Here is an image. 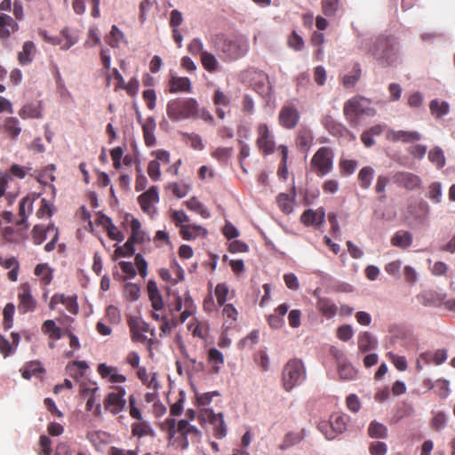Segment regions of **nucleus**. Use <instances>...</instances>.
<instances>
[{"label":"nucleus","mask_w":455,"mask_h":455,"mask_svg":"<svg viewBox=\"0 0 455 455\" xmlns=\"http://www.w3.org/2000/svg\"><path fill=\"white\" fill-rule=\"evenodd\" d=\"M344 116L349 124L356 127L361 124L363 116L372 117L376 115V109L371 106V101L363 96H355L344 103Z\"/></svg>","instance_id":"obj_3"},{"label":"nucleus","mask_w":455,"mask_h":455,"mask_svg":"<svg viewBox=\"0 0 455 455\" xmlns=\"http://www.w3.org/2000/svg\"><path fill=\"white\" fill-rule=\"evenodd\" d=\"M369 451L371 455H386L387 446L384 442H372L369 446Z\"/></svg>","instance_id":"obj_56"},{"label":"nucleus","mask_w":455,"mask_h":455,"mask_svg":"<svg viewBox=\"0 0 455 455\" xmlns=\"http://www.w3.org/2000/svg\"><path fill=\"white\" fill-rule=\"evenodd\" d=\"M368 433L372 438H386L387 436V428L384 424L373 420L368 427Z\"/></svg>","instance_id":"obj_34"},{"label":"nucleus","mask_w":455,"mask_h":455,"mask_svg":"<svg viewBox=\"0 0 455 455\" xmlns=\"http://www.w3.org/2000/svg\"><path fill=\"white\" fill-rule=\"evenodd\" d=\"M148 292L149 299L152 303V307L156 311L162 310L164 308L163 298L159 292L156 283L154 280H150L148 283Z\"/></svg>","instance_id":"obj_20"},{"label":"nucleus","mask_w":455,"mask_h":455,"mask_svg":"<svg viewBox=\"0 0 455 455\" xmlns=\"http://www.w3.org/2000/svg\"><path fill=\"white\" fill-rule=\"evenodd\" d=\"M291 48L295 51H300L304 46V41L295 31L292 32L288 40Z\"/></svg>","instance_id":"obj_61"},{"label":"nucleus","mask_w":455,"mask_h":455,"mask_svg":"<svg viewBox=\"0 0 455 455\" xmlns=\"http://www.w3.org/2000/svg\"><path fill=\"white\" fill-rule=\"evenodd\" d=\"M19 116L22 119L42 118V113L39 105L33 103L24 105L19 111Z\"/></svg>","instance_id":"obj_29"},{"label":"nucleus","mask_w":455,"mask_h":455,"mask_svg":"<svg viewBox=\"0 0 455 455\" xmlns=\"http://www.w3.org/2000/svg\"><path fill=\"white\" fill-rule=\"evenodd\" d=\"M377 345V339L368 331L361 333L358 337V347L362 353L375 349Z\"/></svg>","instance_id":"obj_27"},{"label":"nucleus","mask_w":455,"mask_h":455,"mask_svg":"<svg viewBox=\"0 0 455 455\" xmlns=\"http://www.w3.org/2000/svg\"><path fill=\"white\" fill-rule=\"evenodd\" d=\"M166 112L173 121L186 120L199 117V106L193 98L174 99L167 103Z\"/></svg>","instance_id":"obj_4"},{"label":"nucleus","mask_w":455,"mask_h":455,"mask_svg":"<svg viewBox=\"0 0 455 455\" xmlns=\"http://www.w3.org/2000/svg\"><path fill=\"white\" fill-rule=\"evenodd\" d=\"M180 234L184 240H194L200 235H206L207 231L202 226L199 225H181L180 226Z\"/></svg>","instance_id":"obj_21"},{"label":"nucleus","mask_w":455,"mask_h":455,"mask_svg":"<svg viewBox=\"0 0 455 455\" xmlns=\"http://www.w3.org/2000/svg\"><path fill=\"white\" fill-rule=\"evenodd\" d=\"M259 138L257 145L265 155H269L275 151V141L271 138L270 131L266 124H262L258 128Z\"/></svg>","instance_id":"obj_12"},{"label":"nucleus","mask_w":455,"mask_h":455,"mask_svg":"<svg viewBox=\"0 0 455 455\" xmlns=\"http://www.w3.org/2000/svg\"><path fill=\"white\" fill-rule=\"evenodd\" d=\"M429 109L433 116L440 119L449 114L450 104L445 100L440 101L438 99H434L430 101Z\"/></svg>","instance_id":"obj_25"},{"label":"nucleus","mask_w":455,"mask_h":455,"mask_svg":"<svg viewBox=\"0 0 455 455\" xmlns=\"http://www.w3.org/2000/svg\"><path fill=\"white\" fill-rule=\"evenodd\" d=\"M169 188H172L173 194L179 198L185 197L190 191V186L187 184L172 183Z\"/></svg>","instance_id":"obj_54"},{"label":"nucleus","mask_w":455,"mask_h":455,"mask_svg":"<svg viewBox=\"0 0 455 455\" xmlns=\"http://www.w3.org/2000/svg\"><path fill=\"white\" fill-rule=\"evenodd\" d=\"M210 43L225 61L236 60L249 51V41L243 36L230 38L223 34H217L211 37Z\"/></svg>","instance_id":"obj_2"},{"label":"nucleus","mask_w":455,"mask_h":455,"mask_svg":"<svg viewBox=\"0 0 455 455\" xmlns=\"http://www.w3.org/2000/svg\"><path fill=\"white\" fill-rule=\"evenodd\" d=\"M278 118L283 127L291 130L298 124L300 116L297 108L293 104L288 103L282 107Z\"/></svg>","instance_id":"obj_8"},{"label":"nucleus","mask_w":455,"mask_h":455,"mask_svg":"<svg viewBox=\"0 0 455 455\" xmlns=\"http://www.w3.org/2000/svg\"><path fill=\"white\" fill-rule=\"evenodd\" d=\"M187 207L194 211L197 213H199L203 218L208 219L211 217L210 212L204 206V204L197 200L196 197H192L189 200L185 202Z\"/></svg>","instance_id":"obj_38"},{"label":"nucleus","mask_w":455,"mask_h":455,"mask_svg":"<svg viewBox=\"0 0 455 455\" xmlns=\"http://www.w3.org/2000/svg\"><path fill=\"white\" fill-rule=\"evenodd\" d=\"M339 374L344 380H352L356 378L357 371L349 363H339Z\"/></svg>","instance_id":"obj_40"},{"label":"nucleus","mask_w":455,"mask_h":455,"mask_svg":"<svg viewBox=\"0 0 455 455\" xmlns=\"http://www.w3.org/2000/svg\"><path fill=\"white\" fill-rule=\"evenodd\" d=\"M4 128L6 132L9 133L13 139H17L21 132V127L20 126V121L17 117H8L5 119Z\"/></svg>","instance_id":"obj_35"},{"label":"nucleus","mask_w":455,"mask_h":455,"mask_svg":"<svg viewBox=\"0 0 455 455\" xmlns=\"http://www.w3.org/2000/svg\"><path fill=\"white\" fill-rule=\"evenodd\" d=\"M277 204L282 211L285 213H290L292 211V206L290 202V197L287 194L282 193L277 196Z\"/></svg>","instance_id":"obj_60"},{"label":"nucleus","mask_w":455,"mask_h":455,"mask_svg":"<svg viewBox=\"0 0 455 455\" xmlns=\"http://www.w3.org/2000/svg\"><path fill=\"white\" fill-rule=\"evenodd\" d=\"M362 68L359 63H355L352 69L342 77V84L346 88H353L359 81Z\"/></svg>","instance_id":"obj_22"},{"label":"nucleus","mask_w":455,"mask_h":455,"mask_svg":"<svg viewBox=\"0 0 455 455\" xmlns=\"http://www.w3.org/2000/svg\"><path fill=\"white\" fill-rule=\"evenodd\" d=\"M306 369L301 360H290L283 370V387L291 391L293 387L301 385L306 379Z\"/></svg>","instance_id":"obj_5"},{"label":"nucleus","mask_w":455,"mask_h":455,"mask_svg":"<svg viewBox=\"0 0 455 455\" xmlns=\"http://www.w3.org/2000/svg\"><path fill=\"white\" fill-rule=\"evenodd\" d=\"M188 52L194 55L200 54L202 55L204 52V44L200 38H194L191 43L188 44Z\"/></svg>","instance_id":"obj_62"},{"label":"nucleus","mask_w":455,"mask_h":455,"mask_svg":"<svg viewBox=\"0 0 455 455\" xmlns=\"http://www.w3.org/2000/svg\"><path fill=\"white\" fill-rule=\"evenodd\" d=\"M35 275H43V279L45 283H49L52 279V275L49 271L47 264H38L35 268Z\"/></svg>","instance_id":"obj_59"},{"label":"nucleus","mask_w":455,"mask_h":455,"mask_svg":"<svg viewBox=\"0 0 455 455\" xmlns=\"http://www.w3.org/2000/svg\"><path fill=\"white\" fill-rule=\"evenodd\" d=\"M445 295L435 291H424L417 296L418 301L425 307H439Z\"/></svg>","instance_id":"obj_15"},{"label":"nucleus","mask_w":455,"mask_h":455,"mask_svg":"<svg viewBox=\"0 0 455 455\" xmlns=\"http://www.w3.org/2000/svg\"><path fill=\"white\" fill-rule=\"evenodd\" d=\"M421 138L422 135L416 131L389 130L387 133V139L393 142L412 143L419 140Z\"/></svg>","instance_id":"obj_13"},{"label":"nucleus","mask_w":455,"mask_h":455,"mask_svg":"<svg viewBox=\"0 0 455 455\" xmlns=\"http://www.w3.org/2000/svg\"><path fill=\"white\" fill-rule=\"evenodd\" d=\"M36 47L33 42L27 41L22 48V51L19 52V61L21 65H28L32 61V56L35 52Z\"/></svg>","instance_id":"obj_32"},{"label":"nucleus","mask_w":455,"mask_h":455,"mask_svg":"<svg viewBox=\"0 0 455 455\" xmlns=\"http://www.w3.org/2000/svg\"><path fill=\"white\" fill-rule=\"evenodd\" d=\"M18 297L20 299L19 310L20 312L27 313L35 309L36 302L32 296L28 283L20 284Z\"/></svg>","instance_id":"obj_11"},{"label":"nucleus","mask_w":455,"mask_h":455,"mask_svg":"<svg viewBox=\"0 0 455 455\" xmlns=\"http://www.w3.org/2000/svg\"><path fill=\"white\" fill-rule=\"evenodd\" d=\"M163 430L167 432L169 439H172L176 435V420L169 417L161 425Z\"/></svg>","instance_id":"obj_55"},{"label":"nucleus","mask_w":455,"mask_h":455,"mask_svg":"<svg viewBox=\"0 0 455 455\" xmlns=\"http://www.w3.org/2000/svg\"><path fill=\"white\" fill-rule=\"evenodd\" d=\"M429 161L435 164L438 169H442L445 165V156L443 149L436 146L428 153Z\"/></svg>","instance_id":"obj_36"},{"label":"nucleus","mask_w":455,"mask_h":455,"mask_svg":"<svg viewBox=\"0 0 455 455\" xmlns=\"http://www.w3.org/2000/svg\"><path fill=\"white\" fill-rule=\"evenodd\" d=\"M300 220L301 222L307 227L322 225L325 220V211L323 207L317 210L308 209L302 213Z\"/></svg>","instance_id":"obj_16"},{"label":"nucleus","mask_w":455,"mask_h":455,"mask_svg":"<svg viewBox=\"0 0 455 455\" xmlns=\"http://www.w3.org/2000/svg\"><path fill=\"white\" fill-rule=\"evenodd\" d=\"M431 425L436 431L443 430L447 425L446 414L443 411L436 412L432 419Z\"/></svg>","instance_id":"obj_48"},{"label":"nucleus","mask_w":455,"mask_h":455,"mask_svg":"<svg viewBox=\"0 0 455 455\" xmlns=\"http://www.w3.org/2000/svg\"><path fill=\"white\" fill-rule=\"evenodd\" d=\"M129 326L133 339L140 342H143L147 339V337L143 333L151 331L150 325L140 317H132L129 320Z\"/></svg>","instance_id":"obj_14"},{"label":"nucleus","mask_w":455,"mask_h":455,"mask_svg":"<svg viewBox=\"0 0 455 455\" xmlns=\"http://www.w3.org/2000/svg\"><path fill=\"white\" fill-rule=\"evenodd\" d=\"M126 391L124 387H118L116 392L109 393L105 401V407L113 414H118L125 407L126 401L124 395Z\"/></svg>","instance_id":"obj_9"},{"label":"nucleus","mask_w":455,"mask_h":455,"mask_svg":"<svg viewBox=\"0 0 455 455\" xmlns=\"http://www.w3.org/2000/svg\"><path fill=\"white\" fill-rule=\"evenodd\" d=\"M47 238V230L43 225H36L32 229V239L35 244L43 243Z\"/></svg>","instance_id":"obj_47"},{"label":"nucleus","mask_w":455,"mask_h":455,"mask_svg":"<svg viewBox=\"0 0 455 455\" xmlns=\"http://www.w3.org/2000/svg\"><path fill=\"white\" fill-rule=\"evenodd\" d=\"M330 421L331 428H332V433L336 438L347 430L349 417L346 414L333 413L330 418Z\"/></svg>","instance_id":"obj_18"},{"label":"nucleus","mask_w":455,"mask_h":455,"mask_svg":"<svg viewBox=\"0 0 455 455\" xmlns=\"http://www.w3.org/2000/svg\"><path fill=\"white\" fill-rule=\"evenodd\" d=\"M338 338L343 341H347L352 339L354 331L351 325L345 324L338 328L337 331Z\"/></svg>","instance_id":"obj_57"},{"label":"nucleus","mask_w":455,"mask_h":455,"mask_svg":"<svg viewBox=\"0 0 455 455\" xmlns=\"http://www.w3.org/2000/svg\"><path fill=\"white\" fill-rule=\"evenodd\" d=\"M139 204L145 212H149L151 206L159 202L158 188L152 186L148 191L138 197Z\"/></svg>","instance_id":"obj_17"},{"label":"nucleus","mask_w":455,"mask_h":455,"mask_svg":"<svg viewBox=\"0 0 455 455\" xmlns=\"http://www.w3.org/2000/svg\"><path fill=\"white\" fill-rule=\"evenodd\" d=\"M15 312V306L13 303H7L3 310L4 315V328L9 330L13 324V315Z\"/></svg>","instance_id":"obj_44"},{"label":"nucleus","mask_w":455,"mask_h":455,"mask_svg":"<svg viewBox=\"0 0 455 455\" xmlns=\"http://www.w3.org/2000/svg\"><path fill=\"white\" fill-rule=\"evenodd\" d=\"M21 375L25 379H30L32 376L36 375L42 371V368L36 363H30L26 367L20 370Z\"/></svg>","instance_id":"obj_49"},{"label":"nucleus","mask_w":455,"mask_h":455,"mask_svg":"<svg viewBox=\"0 0 455 455\" xmlns=\"http://www.w3.org/2000/svg\"><path fill=\"white\" fill-rule=\"evenodd\" d=\"M314 137L312 131L307 128H301L296 138L297 147L301 150L307 151L313 142Z\"/></svg>","instance_id":"obj_26"},{"label":"nucleus","mask_w":455,"mask_h":455,"mask_svg":"<svg viewBox=\"0 0 455 455\" xmlns=\"http://www.w3.org/2000/svg\"><path fill=\"white\" fill-rule=\"evenodd\" d=\"M210 420L214 425V435L217 438H223L227 435V428L225 426L223 414H215L212 411H210Z\"/></svg>","instance_id":"obj_28"},{"label":"nucleus","mask_w":455,"mask_h":455,"mask_svg":"<svg viewBox=\"0 0 455 455\" xmlns=\"http://www.w3.org/2000/svg\"><path fill=\"white\" fill-rule=\"evenodd\" d=\"M132 434L140 438L147 435H154V430L148 422L132 424Z\"/></svg>","instance_id":"obj_41"},{"label":"nucleus","mask_w":455,"mask_h":455,"mask_svg":"<svg viewBox=\"0 0 455 455\" xmlns=\"http://www.w3.org/2000/svg\"><path fill=\"white\" fill-rule=\"evenodd\" d=\"M148 172L149 177L154 180L156 181L161 177V171H160V164L156 160H152L148 164Z\"/></svg>","instance_id":"obj_58"},{"label":"nucleus","mask_w":455,"mask_h":455,"mask_svg":"<svg viewBox=\"0 0 455 455\" xmlns=\"http://www.w3.org/2000/svg\"><path fill=\"white\" fill-rule=\"evenodd\" d=\"M167 296L169 299L173 298V304L171 301L167 302V306L171 314L174 315L175 312H180L183 307L182 299L178 291H172L170 287L167 288ZM175 316H173L174 318Z\"/></svg>","instance_id":"obj_30"},{"label":"nucleus","mask_w":455,"mask_h":455,"mask_svg":"<svg viewBox=\"0 0 455 455\" xmlns=\"http://www.w3.org/2000/svg\"><path fill=\"white\" fill-rule=\"evenodd\" d=\"M182 135L190 142L191 147L196 150H203L204 148L202 138L196 133L182 132Z\"/></svg>","instance_id":"obj_51"},{"label":"nucleus","mask_w":455,"mask_h":455,"mask_svg":"<svg viewBox=\"0 0 455 455\" xmlns=\"http://www.w3.org/2000/svg\"><path fill=\"white\" fill-rule=\"evenodd\" d=\"M311 166L314 171L324 176L332 169V158L331 150L326 147L320 148L311 160Z\"/></svg>","instance_id":"obj_6"},{"label":"nucleus","mask_w":455,"mask_h":455,"mask_svg":"<svg viewBox=\"0 0 455 455\" xmlns=\"http://www.w3.org/2000/svg\"><path fill=\"white\" fill-rule=\"evenodd\" d=\"M217 301L220 306H224L228 294V287L226 283H219L215 288Z\"/></svg>","instance_id":"obj_53"},{"label":"nucleus","mask_w":455,"mask_h":455,"mask_svg":"<svg viewBox=\"0 0 455 455\" xmlns=\"http://www.w3.org/2000/svg\"><path fill=\"white\" fill-rule=\"evenodd\" d=\"M317 429L325 436L327 440L331 441L335 439V436L332 433V428H331L330 419L319 421L317 424Z\"/></svg>","instance_id":"obj_52"},{"label":"nucleus","mask_w":455,"mask_h":455,"mask_svg":"<svg viewBox=\"0 0 455 455\" xmlns=\"http://www.w3.org/2000/svg\"><path fill=\"white\" fill-rule=\"evenodd\" d=\"M43 328L44 331L50 335L51 338L60 339L62 337L60 328L55 324L53 320H46L43 324Z\"/></svg>","instance_id":"obj_46"},{"label":"nucleus","mask_w":455,"mask_h":455,"mask_svg":"<svg viewBox=\"0 0 455 455\" xmlns=\"http://www.w3.org/2000/svg\"><path fill=\"white\" fill-rule=\"evenodd\" d=\"M412 234L406 230H398L391 238V244L401 249H407L412 244Z\"/></svg>","instance_id":"obj_19"},{"label":"nucleus","mask_w":455,"mask_h":455,"mask_svg":"<svg viewBox=\"0 0 455 455\" xmlns=\"http://www.w3.org/2000/svg\"><path fill=\"white\" fill-rule=\"evenodd\" d=\"M374 170L370 166H365L362 168L358 173V180L360 181V186L363 189H368L372 182L374 177Z\"/></svg>","instance_id":"obj_33"},{"label":"nucleus","mask_w":455,"mask_h":455,"mask_svg":"<svg viewBox=\"0 0 455 455\" xmlns=\"http://www.w3.org/2000/svg\"><path fill=\"white\" fill-rule=\"evenodd\" d=\"M393 181L399 187H403L408 190H413L419 188L421 185V179L411 172H398L393 176Z\"/></svg>","instance_id":"obj_10"},{"label":"nucleus","mask_w":455,"mask_h":455,"mask_svg":"<svg viewBox=\"0 0 455 455\" xmlns=\"http://www.w3.org/2000/svg\"><path fill=\"white\" fill-rule=\"evenodd\" d=\"M201 62L204 68L210 73H213L219 70V61L215 55L205 51L201 55Z\"/></svg>","instance_id":"obj_31"},{"label":"nucleus","mask_w":455,"mask_h":455,"mask_svg":"<svg viewBox=\"0 0 455 455\" xmlns=\"http://www.w3.org/2000/svg\"><path fill=\"white\" fill-rule=\"evenodd\" d=\"M340 6L339 0H322V10L325 16H335Z\"/></svg>","instance_id":"obj_42"},{"label":"nucleus","mask_w":455,"mask_h":455,"mask_svg":"<svg viewBox=\"0 0 455 455\" xmlns=\"http://www.w3.org/2000/svg\"><path fill=\"white\" fill-rule=\"evenodd\" d=\"M125 296L132 301H135L140 298V288L135 283H129L124 286Z\"/></svg>","instance_id":"obj_50"},{"label":"nucleus","mask_w":455,"mask_h":455,"mask_svg":"<svg viewBox=\"0 0 455 455\" xmlns=\"http://www.w3.org/2000/svg\"><path fill=\"white\" fill-rule=\"evenodd\" d=\"M222 231H223V235L228 240L235 238L239 235L238 229L230 221H228V220L226 221V224H225Z\"/></svg>","instance_id":"obj_64"},{"label":"nucleus","mask_w":455,"mask_h":455,"mask_svg":"<svg viewBox=\"0 0 455 455\" xmlns=\"http://www.w3.org/2000/svg\"><path fill=\"white\" fill-rule=\"evenodd\" d=\"M143 98L147 101L148 108L153 110L156 105V93L153 89H148L143 92Z\"/></svg>","instance_id":"obj_63"},{"label":"nucleus","mask_w":455,"mask_h":455,"mask_svg":"<svg viewBox=\"0 0 455 455\" xmlns=\"http://www.w3.org/2000/svg\"><path fill=\"white\" fill-rule=\"evenodd\" d=\"M427 196L434 204L442 202L443 188L441 182L435 181L429 185Z\"/></svg>","instance_id":"obj_43"},{"label":"nucleus","mask_w":455,"mask_h":455,"mask_svg":"<svg viewBox=\"0 0 455 455\" xmlns=\"http://www.w3.org/2000/svg\"><path fill=\"white\" fill-rule=\"evenodd\" d=\"M12 7L11 0H4L0 4V38H6L12 32L18 29V24L13 19L4 13V11H9Z\"/></svg>","instance_id":"obj_7"},{"label":"nucleus","mask_w":455,"mask_h":455,"mask_svg":"<svg viewBox=\"0 0 455 455\" xmlns=\"http://www.w3.org/2000/svg\"><path fill=\"white\" fill-rule=\"evenodd\" d=\"M124 38V33L118 28L117 26L113 25L109 33V38L108 44L113 47H118L119 44Z\"/></svg>","instance_id":"obj_45"},{"label":"nucleus","mask_w":455,"mask_h":455,"mask_svg":"<svg viewBox=\"0 0 455 455\" xmlns=\"http://www.w3.org/2000/svg\"><path fill=\"white\" fill-rule=\"evenodd\" d=\"M317 308L321 314L328 319L334 317L337 314V306L328 298H319Z\"/></svg>","instance_id":"obj_24"},{"label":"nucleus","mask_w":455,"mask_h":455,"mask_svg":"<svg viewBox=\"0 0 455 455\" xmlns=\"http://www.w3.org/2000/svg\"><path fill=\"white\" fill-rule=\"evenodd\" d=\"M303 440V435H297L295 432H288L279 445V449L282 451H286L292 446L299 444Z\"/></svg>","instance_id":"obj_37"},{"label":"nucleus","mask_w":455,"mask_h":455,"mask_svg":"<svg viewBox=\"0 0 455 455\" xmlns=\"http://www.w3.org/2000/svg\"><path fill=\"white\" fill-rule=\"evenodd\" d=\"M170 92H190L191 82L188 77L172 76L169 82Z\"/></svg>","instance_id":"obj_23"},{"label":"nucleus","mask_w":455,"mask_h":455,"mask_svg":"<svg viewBox=\"0 0 455 455\" xmlns=\"http://www.w3.org/2000/svg\"><path fill=\"white\" fill-rule=\"evenodd\" d=\"M141 240V238H132V236H130L129 239L124 244V246L116 247V253L123 257H129L133 255L135 252L134 243L140 242Z\"/></svg>","instance_id":"obj_39"},{"label":"nucleus","mask_w":455,"mask_h":455,"mask_svg":"<svg viewBox=\"0 0 455 455\" xmlns=\"http://www.w3.org/2000/svg\"><path fill=\"white\" fill-rule=\"evenodd\" d=\"M383 68L396 67L402 62L399 43L388 36H379L361 46Z\"/></svg>","instance_id":"obj_1"}]
</instances>
